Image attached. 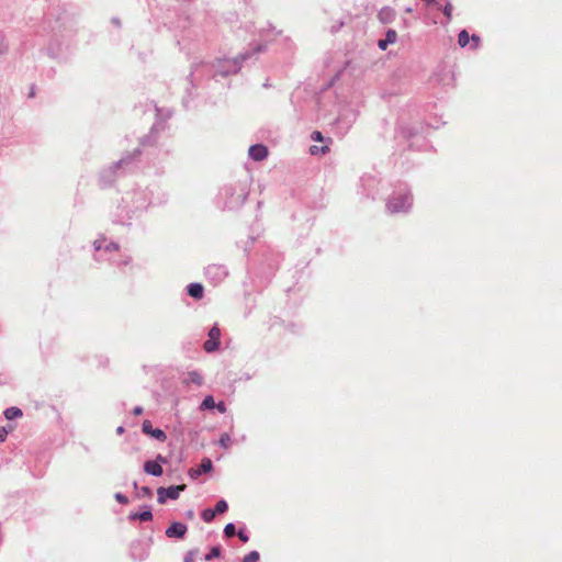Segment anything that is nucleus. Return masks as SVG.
<instances>
[{
	"mask_svg": "<svg viewBox=\"0 0 562 562\" xmlns=\"http://www.w3.org/2000/svg\"><path fill=\"white\" fill-rule=\"evenodd\" d=\"M186 490V484L173 485L169 487H159L157 490V499L160 504H164L168 498L177 499L180 492Z\"/></svg>",
	"mask_w": 562,
	"mask_h": 562,
	"instance_id": "1",
	"label": "nucleus"
},
{
	"mask_svg": "<svg viewBox=\"0 0 562 562\" xmlns=\"http://www.w3.org/2000/svg\"><path fill=\"white\" fill-rule=\"evenodd\" d=\"M221 330L217 326H213L209 331V339L204 342V350L206 352L215 351L220 346Z\"/></svg>",
	"mask_w": 562,
	"mask_h": 562,
	"instance_id": "2",
	"label": "nucleus"
},
{
	"mask_svg": "<svg viewBox=\"0 0 562 562\" xmlns=\"http://www.w3.org/2000/svg\"><path fill=\"white\" fill-rule=\"evenodd\" d=\"M142 430L144 434L149 435L161 442H164L167 439L166 434L161 429H154L149 420L143 422Z\"/></svg>",
	"mask_w": 562,
	"mask_h": 562,
	"instance_id": "3",
	"label": "nucleus"
},
{
	"mask_svg": "<svg viewBox=\"0 0 562 562\" xmlns=\"http://www.w3.org/2000/svg\"><path fill=\"white\" fill-rule=\"evenodd\" d=\"M188 528L182 522H172L166 530L168 538H183Z\"/></svg>",
	"mask_w": 562,
	"mask_h": 562,
	"instance_id": "4",
	"label": "nucleus"
},
{
	"mask_svg": "<svg viewBox=\"0 0 562 562\" xmlns=\"http://www.w3.org/2000/svg\"><path fill=\"white\" fill-rule=\"evenodd\" d=\"M248 153H249L250 158L256 161H261V160L266 159L268 156L267 147L263 145H260V144L250 146Z\"/></svg>",
	"mask_w": 562,
	"mask_h": 562,
	"instance_id": "5",
	"label": "nucleus"
},
{
	"mask_svg": "<svg viewBox=\"0 0 562 562\" xmlns=\"http://www.w3.org/2000/svg\"><path fill=\"white\" fill-rule=\"evenodd\" d=\"M144 471L154 476H160L162 474L161 465L155 461H146L144 464Z\"/></svg>",
	"mask_w": 562,
	"mask_h": 562,
	"instance_id": "6",
	"label": "nucleus"
},
{
	"mask_svg": "<svg viewBox=\"0 0 562 562\" xmlns=\"http://www.w3.org/2000/svg\"><path fill=\"white\" fill-rule=\"evenodd\" d=\"M378 16L382 23H391L395 18V11L392 8L385 7L380 10Z\"/></svg>",
	"mask_w": 562,
	"mask_h": 562,
	"instance_id": "7",
	"label": "nucleus"
},
{
	"mask_svg": "<svg viewBox=\"0 0 562 562\" xmlns=\"http://www.w3.org/2000/svg\"><path fill=\"white\" fill-rule=\"evenodd\" d=\"M188 293L190 296L200 300L203 296V286L200 283H191L188 286Z\"/></svg>",
	"mask_w": 562,
	"mask_h": 562,
	"instance_id": "8",
	"label": "nucleus"
},
{
	"mask_svg": "<svg viewBox=\"0 0 562 562\" xmlns=\"http://www.w3.org/2000/svg\"><path fill=\"white\" fill-rule=\"evenodd\" d=\"M409 200H411V198L408 195H404L402 198L401 204H397V203L391 201L389 203V209L391 210V212H400V211L404 210L406 207V205H409Z\"/></svg>",
	"mask_w": 562,
	"mask_h": 562,
	"instance_id": "9",
	"label": "nucleus"
},
{
	"mask_svg": "<svg viewBox=\"0 0 562 562\" xmlns=\"http://www.w3.org/2000/svg\"><path fill=\"white\" fill-rule=\"evenodd\" d=\"M7 419H13L22 416V411L19 407L12 406L4 411Z\"/></svg>",
	"mask_w": 562,
	"mask_h": 562,
	"instance_id": "10",
	"label": "nucleus"
},
{
	"mask_svg": "<svg viewBox=\"0 0 562 562\" xmlns=\"http://www.w3.org/2000/svg\"><path fill=\"white\" fill-rule=\"evenodd\" d=\"M470 42V35L465 30H462L458 36V43L461 47H465Z\"/></svg>",
	"mask_w": 562,
	"mask_h": 562,
	"instance_id": "11",
	"label": "nucleus"
},
{
	"mask_svg": "<svg viewBox=\"0 0 562 562\" xmlns=\"http://www.w3.org/2000/svg\"><path fill=\"white\" fill-rule=\"evenodd\" d=\"M329 151V147L328 145H325V146H322V147H318L316 145H313L311 146L310 148V153L312 155H325Z\"/></svg>",
	"mask_w": 562,
	"mask_h": 562,
	"instance_id": "12",
	"label": "nucleus"
},
{
	"mask_svg": "<svg viewBox=\"0 0 562 562\" xmlns=\"http://www.w3.org/2000/svg\"><path fill=\"white\" fill-rule=\"evenodd\" d=\"M212 461L209 458H204L202 459L199 469L202 471V473H207L212 470Z\"/></svg>",
	"mask_w": 562,
	"mask_h": 562,
	"instance_id": "13",
	"label": "nucleus"
},
{
	"mask_svg": "<svg viewBox=\"0 0 562 562\" xmlns=\"http://www.w3.org/2000/svg\"><path fill=\"white\" fill-rule=\"evenodd\" d=\"M215 513L213 509H210V508H206L204 509L202 513H201V517L202 519L205 521V522H211L214 517H215Z\"/></svg>",
	"mask_w": 562,
	"mask_h": 562,
	"instance_id": "14",
	"label": "nucleus"
},
{
	"mask_svg": "<svg viewBox=\"0 0 562 562\" xmlns=\"http://www.w3.org/2000/svg\"><path fill=\"white\" fill-rule=\"evenodd\" d=\"M228 506L224 499H221L216 503L215 508L213 509L215 515L223 514L227 510Z\"/></svg>",
	"mask_w": 562,
	"mask_h": 562,
	"instance_id": "15",
	"label": "nucleus"
},
{
	"mask_svg": "<svg viewBox=\"0 0 562 562\" xmlns=\"http://www.w3.org/2000/svg\"><path fill=\"white\" fill-rule=\"evenodd\" d=\"M221 555L220 547H213L209 554L205 555V560L210 561L213 558H218Z\"/></svg>",
	"mask_w": 562,
	"mask_h": 562,
	"instance_id": "16",
	"label": "nucleus"
},
{
	"mask_svg": "<svg viewBox=\"0 0 562 562\" xmlns=\"http://www.w3.org/2000/svg\"><path fill=\"white\" fill-rule=\"evenodd\" d=\"M224 533L226 537L231 538L236 535V529L234 524H227L224 528Z\"/></svg>",
	"mask_w": 562,
	"mask_h": 562,
	"instance_id": "17",
	"label": "nucleus"
},
{
	"mask_svg": "<svg viewBox=\"0 0 562 562\" xmlns=\"http://www.w3.org/2000/svg\"><path fill=\"white\" fill-rule=\"evenodd\" d=\"M258 560H259V553L257 551H251L244 558L243 562H258Z\"/></svg>",
	"mask_w": 562,
	"mask_h": 562,
	"instance_id": "18",
	"label": "nucleus"
},
{
	"mask_svg": "<svg viewBox=\"0 0 562 562\" xmlns=\"http://www.w3.org/2000/svg\"><path fill=\"white\" fill-rule=\"evenodd\" d=\"M396 38H397V34L394 30H389L387 33H386V37H385V41L389 43V44H393L396 42Z\"/></svg>",
	"mask_w": 562,
	"mask_h": 562,
	"instance_id": "19",
	"label": "nucleus"
},
{
	"mask_svg": "<svg viewBox=\"0 0 562 562\" xmlns=\"http://www.w3.org/2000/svg\"><path fill=\"white\" fill-rule=\"evenodd\" d=\"M202 407L203 408H213V407H215L214 398L212 396H206L203 400V402H202Z\"/></svg>",
	"mask_w": 562,
	"mask_h": 562,
	"instance_id": "20",
	"label": "nucleus"
},
{
	"mask_svg": "<svg viewBox=\"0 0 562 562\" xmlns=\"http://www.w3.org/2000/svg\"><path fill=\"white\" fill-rule=\"evenodd\" d=\"M142 521H149L153 519V514L150 510H145L136 516Z\"/></svg>",
	"mask_w": 562,
	"mask_h": 562,
	"instance_id": "21",
	"label": "nucleus"
},
{
	"mask_svg": "<svg viewBox=\"0 0 562 562\" xmlns=\"http://www.w3.org/2000/svg\"><path fill=\"white\" fill-rule=\"evenodd\" d=\"M452 10H453V7L450 2L447 3L442 10L443 14L447 16L448 20H451V18H452Z\"/></svg>",
	"mask_w": 562,
	"mask_h": 562,
	"instance_id": "22",
	"label": "nucleus"
},
{
	"mask_svg": "<svg viewBox=\"0 0 562 562\" xmlns=\"http://www.w3.org/2000/svg\"><path fill=\"white\" fill-rule=\"evenodd\" d=\"M12 429L13 427H10V429H7L5 427H0V442L5 441L9 431Z\"/></svg>",
	"mask_w": 562,
	"mask_h": 562,
	"instance_id": "23",
	"label": "nucleus"
},
{
	"mask_svg": "<svg viewBox=\"0 0 562 562\" xmlns=\"http://www.w3.org/2000/svg\"><path fill=\"white\" fill-rule=\"evenodd\" d=\"M311 138L315 142H323L324 138H323V135L319 131H314L311 135Z\"/></svg>",
	"mask_w": 562,
	"mask_h": 562,
	"instance_id": "24",
	"label": "nucleus"
},
{
	"mask_svg": "<svg viewBox=\"0 0 562 562\" xmlns=\"http://www.w3.org/2000/svg\"><path fill=\"white\" fill-rule=\"evenodd\" d=\"M228 442H229L228 435H226V434L222 435V437L220 439L221 446H223L224 448H227L228 447Z\"/></svg>",
	"mask_w": 562,
	"mask_h": 562,
	"instance_id": "25",
	"label": "nucleus"
},
{
	"mask_svg": "<svg viewBox=\"0 0 562 562\" xmlns=\"http://www.w3.org/2000/svg\"><path fill=\"white\" fill-rule=\"evenodd\" d=\"M201 473H202V471H201L199 468H198V469H191V470L189 471V475H190L191 477H193V479H194V477H196V476H199Z\"/></svg>",
	"mask_w": 562,
	"mask_h": 562,
	"instance_id": "26",
	"label": "nucleus"
},
{
	"mask_svg": "<svg viewBox=\"0 0 562 562\" xmlns=\"http://www.w3.org/2000/svg\"><path fill=\"white\" fill-rule=\"evenodd\" d=\"M237 536L243 542H247L249 540V537L243 530H239Z\"/></svg>",
	"mask_w": 562,
	"mask_h": 562,
	"instance_id": "27",
	"label": "nucleus"
},
{
	"mask_svg": "<svg viewBox=\"0 0 562 562\" xmlns=\"http://www.w3.org/2000/svg\"><path fill=\"white\" fill-rule=\"evenodd\" d=\"M115 498L121 503V504H127L128 499L126 496L122 495V494H116L115 495Z\"/></svg>",
	"mask_w": 562,
	"mask_h": 562,
	"instance_id": "28",
	"label": "nucleus"
},
{
	"mask_svg": "<svg viewBox=\"0 0 562 562\" xmlns=\"http://www.w3.org/2000/svg\"><path fill=\"white\" fill-rule=\"evenodd\" d=\"M470 40H472V41H473V43H474V48L479 47L481 40H480V37H479L477 35H472V36L470 37Z\"/></svg>",
	"mask_w": 562,
	"mask_h": 562,
	"instance_id": "29",
	"label": "nucleus"
},
{
	"mask_svg": "<svg viewBox=\"0 0 562 562\" xmlns=\"http://www.w3.org/2000/svg\"><path fill=\"white\" fill-rule=\"evenodd\" d=\"M387 45H389V43L385 41V38H384V40H380V41H379V43H378V46H379L381 49H383V50H385V49H386Z\"/></svg>",
	"mask_w": 562,
	"mask_h": 562,
	"instance_id": "30",
	"label": "nucleus"
},
{
	"mask_svg": "<svg viewBox=\"0 0 562 562\" xmlns=\"http://www.w3.org/2000/svg\"><path fill=\"white\" fill-rule=\"evenodd\" d=\"M155 462H158L161 465V463H167V458L161 454H158Z\"/></svg>",
	"mask_w": 562,
	"mask_h": 562,
	"instance_id": "31",
	"label": "nucleus"
},
{
	"mask_svg": "<svg viewBox=\"0 0 562 562\" xmlns=\"http://www.w3.org/2000/svg\"><path fill=\"white\" fill-rule=\"evenodd\" d=\"M216 407L221 413H224L226 411V406L223 402L218 403Z\"/></svg>",
	"mask_w": 562,
	"mask_h": 562,
	"instance_id": "32",
	"label": "nucleus"
},
{
	"mask_svg": "<svg viewBox=\"0 0 562 562\" xmlns=\"http://www.w3.org/2000/svg\"><path fill=\"white\" fill-rule=\"evenodd\" d=\"M143 413V408L140 406H136L134 409H133V414L135 416H138Z\"/></svg>",
	"mask_w": 562,
	"mask_h": 562,
	"instance_id": "33",
	"label": "nucleus"
},
{
	"mask_svg": "<svg viewBox=\"0 0 562 562\" xmlns=\"http://www.w3.org/2000/svg\"><path fill=\"white\" fill-rule=\"evenodd\" d=\"M406 12H407V13H411V12H412V9H411V8H407V9H406Z\"/></svg>",
	"mask_w": 562,
	"mask_h": 562,
	"instance_id": "34",
	"label": "nucleus"
}]
</instances>
